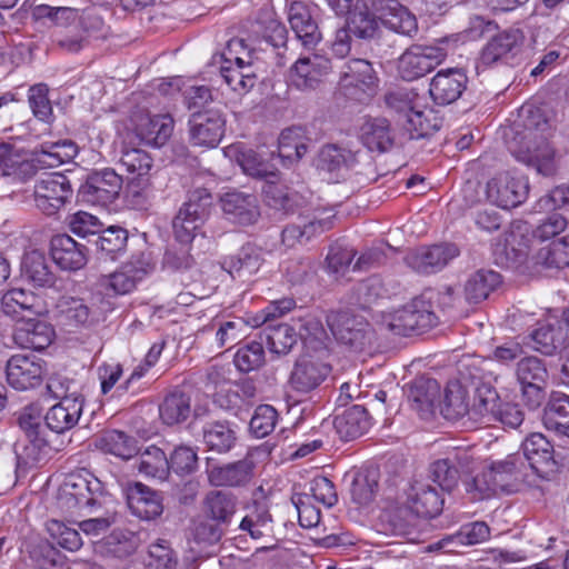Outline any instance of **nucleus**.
<instances>
[{"label":"nucleus","mask_w":569,"mask_h":569,"mask_svg":"<svg viewBox=\"0 0 569 569\" xmlns=\"http://www.w3.org/2000/svg\"><path fill=\"white\" fill-rule=\"evenodd\" d=\"M406 502L420 518H435L443 509L445 500L435 487L422 481L413 480L405 490Z\"/></svg>","instance_id":"nucleus-15"},{"label":"nucleus","mask_w":569,"mask_h":569,"mask_svg":"<svg viewBox=\"0 0 569 569\" xmlns=\"http://www.w3.org/2000/svg\"><path fill=\"white\" fill-rule=\"evenodd\" d=\"M224 535V528L217 522H210L209 519L193 521L190 527L188 542L190 549H202L218 543Z\"/></svg>","instance_id":"nucleus-51"},{"label":"nucleus","mask_w":569,"mask_h":569,"mask_svg":"<svg viewBox=\"0 0 569 569\" xmlns=\"http://www.w3.org/2000/svg\"><path fill=\"white\" fill-rule=\"evenodd\" d=\"M489 360L480 359L477 357H468L458 363V379L457 382L467 386V388H475L481 382L488 380V375H492L488 369Z\"/></svg>","instance_id":"nucleus-57"},{"label":"nucleus","mask_w":569,"mask_h":569,"mask_svg":"<svg viewBox=\"0 0 569 569\" xmlns=\"http://www.w3.org/2000/svg\"><path fill=\"white\" fill-rule=\"evenodd\" d=\"M202 510L209 520L226 528L231 523L237 511V499L230 492L211 490L203 499Z\"/></svg>","instance_id":"nucleus-32"},{"label":"nucleus","mask_w":569,"mask_h":569,"mask_svg":"<svg viewBox=\"0 0 569 569\" xmlns=\"http://www.w3.org/2000/svg\"><path fill=\"white\" fill-rule=\"evenodd\" d=\"M379 13V20L389 30L413 38L418 33V21L398 0H369Z\"/></svg>","instance_id":"nucleus-13"},{"label":"nucleus","mask_w":569,"mask_h":569,"mask_svg":"<svg viewBox=\"0 0 569 569\" xmlns=\"http://www.w3.org/2000/svg\"><path fill=\"white\" fill-rule=\"evenodd\" d=\"M53 328L46 321L33 317L20 320L13 332L18 346L24 349L43 350L53 339Z\"/></svg>","instance_id":"nucleus-24"},{"label":"nucleus","mask_w":569,"mask_h":569,"mask_svg":"<svg viewBox=\"0 0 569 569\" xmlns=\"http://www.w3.org/2000/svg\"><path fill=\"white\" fill-rule=\"evenodd\" d=\"M73 189L69 178L59 172L38 179L33 189L36 207L47 216L56 214L70 202Z\"/></svg>","instance_id":"nucleus-6"},{"label":"nucleus","mask_w":569,"mask_h":569,"mask_svg":"<svg viewBox=\"0 0 569 569\" xmlns=\"http://www.w3.org/2000/svg\"><path fill=\"white\" fill-rule=\"evenodd\" d=\"M516 465H473L463 469L462 483L472 500H483L498 491H512L518 477L512 468Z\"/></svg>","instance_id":"nucleus-3"},{"label":"nucleus","mask_w":569,"mask_h":569,"mask_svg":"<svg viewBox=\"0 0 569 569\" xmlns=\"http://www.w3.org/2000/svg\"><path fill=\"white\" fill-rule=\"evenodd\" d=\"M385 535L409 537L417 531L419 518L405 501L387 507L379 517Z\"/></svg>","instance_id":"nucleus-22"},{"label":"nucleus","mask_w":569,"mask_h":569,"mask_svg":"<svg viewBox=\"0 0 569 569\" xmlns=\"http://www.w3.org/2000/svg\"><path fill=\"white\" fill-rule=\"evenodd\" d=\"M468 78L461 69L438 71L430 81L429 93L438 106L456 102L467 88Z\"/></svg>","instance_id":"nucleus-16"},{"label":"nucleus","mask_w":569,"mask_h":569,"mask_svg":"<svg viewBox=\"0 0 569 569\" xmlns=\"http://www.w3.org/2000/svg\"><path fill=\"white\" fill-rule=\"evenodd\" d=\"M522 33L518 29H509L495 36L481 52V63L491 66L513 53L522 42Z\"/></svg>","instance_id":"nucleus-35"},{"label":"nucleus","mask_w":569,"mask_h":569,"mask_svg":"<svg viewBox=\"0 0 569 569\" xmlns=\"http://www.w3.org/2000/svg\"><path fill=\"white\" fill-rule=\"evenodd\" d=\"M262 258L260 250L248 243L239 252L224 261L232 278H243L254 274L261 267Z\"/></svg>","instance_id":"nucleus-44"},{"label":"nucleus","mask_w":569,"mask_h":569,"mask_svg":"<svg viewBox=\"0 0 569 569\" xmlns=\"http://www.w3.org/2000/svg\"><path fill=\"white\" fill-rule=\"evenodd\" d=\"M262 335L269 350L277 355L290 352L298 340L297 332L287 323L268 325L263 328Z\"/></svg>","instance_id":"nucleus-50"},{"label":"nucleus","mask_w":569,"mask_h":569,"mask_svg":"<svg viewBox=\"0 0 569 569\" xmlns=\"http://www.w3.org/2000/svg\"><path fill=\"white\" fill-rule=\"evenodd\" d=\"M122 184V177L116 170L111 168L93 170L80 186L78 197L83 202L104 207L119 198Z\"/></svg>","instance_id":"nucleus-5"},{"label":"nucleus","mask_w":569,"mask_h":569,"mask_svg":"<svg viewBox=\"0 0 569 569\" xmlns=\"http://www.w3.org/2000/svg\"><path fill=\"white\" fill-rule=\"evenodd\" d=\"M548 377L546 363L537 357H526L517 365V378L520 385L547 383Z\"/></svg>","instance_id":"nucleus-60"},{"label":"nucleus","mask_w":569,"mask_h":569,"mask_svg":"<svg viewBox=\"0 0 569 569\" xmlns=\"http://www.w3.org/2000/svg\"><path fill=\"white\" fill-rule=\"evenodd\" d=\"M262 193L264 203L282 214L292 213L299 203L298 192L282 183L268 180L262 188Z\"/></svg>","instance_id":"nucleus-42"},{"label":"nucleus","mask_w":569,"mask_h":569,"mask_svg":"<svg viewBox=\"0 0 569 569\" xmlns=\"http://www.w3.org/2000/svg\"><path fill=\"white\" fill-rule=\"evenodd\" d=\"M139 537L129 530L116 529L96 543V551L102 556L127 558L139 547Z\"/></svg>","instance_id":"nucleus-38"},{"label":"nucleus","mask_w":569,"mask_h":569,"mask_svg":"<svg viewBox=\"0 0 569 569\" xmlns=\"http://www.w3.org/2000/svg\"><path fill=\"white\" fill-rule=\"evenodd\" d=\"M79 152L77 143L70 139L47 141L36 149V157L39 163L49 168L58 167L76 158Z\"/></svg>","instance_id":"nucleus-40"},{"label":"nucleus","mask_w":569,"mask_h":569,"mask_svg":"<svg viewBox=\"0 0 569 569\" xmlns=\"http://www.w3.org/2000/svg\"><path fill=\"white\" fill-rule=\"evenodd\" d=\"M227 220L239 226L254 224L260 217L258 198L252 193L230 191L220 198Z\"/></svg>","instance_id":"nucleus-14"},{"label":"nucleus","mask_w":569,"mask_h":569,"mask_svg":"<svg viewBox=\"0 0 569 569\" xmlns=\"http://www.w3.org/2000/svg\"><path fill=\"white\" fill-rule=\"evenodd\" d=\"M339 83L346 90H353L371 96L378 84V78L371 63L363 59H352L343 64Z\"/></svg>","instance_id":"nucleus-19"},{"label":"nucleus","mask_w":569,"mask_h":569,"mask_svg":"<svg viewBox=\"0 0 569 569\" xmlns=\"http://www.w3.org/2000/svg\"><path fill=\"white\" fill-rule=\"evenodd\" d=\"M333 427L340 439L349 441L361 437L370 427L365 407L355 405L336 416Z\"/></svg>","instance_id":"nucleus-34"},{"label":"nucleus","mask_w":569,"mask_h":569,"mask_svg":"<svg viewBox=\"0 0 569 569\" xmlns=\"http://www.w3.org/2000/svg\"><path fill=\"white\" fill-rule=\"evenodd\" d=\"M330 371L329 363L313 355H302L296 360L288 382L296 392L309 393L321 386Z\"/></svg>","instance_id":"nucleus-10"},{"label":"nucleus","mask_w":569,"mask_h":569,"mask_svg":"<svg viewBox=\"0 0 569 569\" xmlns=\"http://www.w3.org/2000/svg\"><path fill=\"white\" fill-rule=\"evenodd\" d=\"M127 240L128 232L126 229L118 226H111L104 230L100 229L96 240V246L100 251L106 252V254L111 256L113 259V254L124 250Z\"/></svg>","instance_id":"nucleus-64"},{"label":"nucleus","mask_w":569,"mask_h":569,"mask_svg":"<svg viewBox=\"0 0 569 569\" xmlns=\"http://www.w3.org/2000/svg\"><path fill=\"white\" fill-rule=\"evenodd\" d=\"M83 403L77 399H66L52 406L44 416L47 427L62 433L72 429L79 421L82 413Z\"/></svg>","instance_id":"nucleus-37"},{"label":"nucleus","mask_w":569,"mask_h":569,"mask_svg":"<svg viewBox=\"0 0 569 569\" xmlns=\"http://www.w3.org/2000/svg\"><path fill=\"white\" fill-rule=\"evenodd\" d=\"M203 440L209 450L224 453L234 446L237 437L228 421H212L203 427Z\"/></svg>","instance_id":"nucleus-46"},{"label":"nucleus","mask_w":569,"mask_h":569,"mask_svg":"<svg viewBox=\"0 0 569 569\" xmlns=\"http://www.w3.org/2000/svg\"><path fill=\"white\" fill-rule=\"evenodd\" d=\"M501 282V277L492 270L480 269L472 273L466 284L465 295L469 302L479 303L487 299Z\"/></svg>","instance_id":"nucleus-43"},{"label":"nucleus","mask_w":569,"mask_h":569,"mask_svg":"<svg viewBox=\"0 0 569 569\" xmlns=\"http://www.w3.org/2000/svg\"><path fill=\"white\" fill-rule=\"evenodd\" d=\"M330 210L316 209L306 216H299L306 242L332 228V218Z\"/></svg>","instance_id":"nucleus-61"},{"label":"nucleus","mask_w":569,"mask_h":569,"mask_svg":"<svg viewBox=\"0 0 569 569\" xmlns=\"http://www.w3.org/2000/svg\"><path fill=\"white\" fill-rule=\"evenodd\" d=\"M189 140L193 146L214 148L224 134L226 120L220 110L193 112L188 121Z\"/></svg>","instance_id":"nucleus-9"},{"label":"nucleus","mask_w":569,"mask_h":569,"mask_svg":"<svg viewBox=\"0 0 569 569\" xmlns=\"http://www.w3.org/2000/svg\"><path fill=\"white\" fill-rule=\"evenodd\" d=\"M331 61L328 57L319 53H310L300 57L290 68L289 78L297 89H316L331 70Z\"/></svg>","instance_id":"nucleus-12"},{"label":"nucleus","mask_w":569,"mask_h":569,"mask_svg":"<svg viewBox=\"0 0 569 569\" xmlns=\"http://www.w3.org/2000/svg\"><path fill=\"white\" fill-rule=\"evenodd\" d=\"M47 530L50 537L63 549L77 551L82 546V539L79 531L63 523L62 521L52 519L47 522Z\"/></svg>","instance_id":"nucleus-63"},{"label":"nucleus","mask_w":569,"mask_h":569,"mask_svg":"<svg viewBox=\"0 0 569 569\" xmlns=\"http://www.w3.org/2000/svg\"><path fill=\"white\" fill-rule=\"evenodd\" d=\"M450 295L449 288L445 292L431 288L426 289L403 308L386 317L382 326L399 336L420 335L433 328L439 321L435 301H440L441 298L450 299Z\"/></svg>","instance_id":"nucleus-2"},{"label":"nucleus","mask_w":569,"mask_h":569,"mask_svg":"<svg viewBox=\"0 0 569 569\" xmlns=\"http://www.w3.org/2000/svg\"><path fill=\"white\" fill-rule=\"evenodd\" d=\"M520 120L515 122L508 149L515 159L533 168L539 174H553L555 152L549 144L551 126L541 109L531 104L522 106Z\"/></svg>","instance_id":"nucleus-1"},{"label":"nucleus","mask_w":569,"mask_h":569,"mask_svg":"<svg viewBox=\"0 0 569 569\" xmlns=\"http://www.w3.org/2000/svg\"><path fill=\"white\" fill-rule=\"evenodd\" d=\"M383 295L385 289L381 280L377 277H370L353 287L350 301L361 309H369Z\"/></svg>","instance_id":"nucleus-58"},{"label":"nucleus","mask_w":569,"mask_h":569,"mask_svg":"<svg viewBox=\"0 0 569 569\" xmlns=\"http://www.w3.org/2000/svg\"><path fill=\"white\" fill-rule=\"evenodd\" d=\"M542 422L547 430L569 438V396L555 392L543 409Z\"/></svg>","instance_id":"nucleus-36"},{"label":"nucleus","mask_w":569,"mask_h":569,"mask_svg":"<svg viewBox=\"0 0 569 569\" xmlns=\"http://www.w3.org/2000/svg\"><path fill=\"white\" fill-rule=\"evenodd\" d=\"M190 412V397L182 391L170 392L159 406L160 418L167 426L182 423Z\"/></svg>","instance_id":"nucleus-45"},{"label":"nucleus","mask_w":569,"mask_h":569,"mask_svg":"<svg viewBox=\"0 0 569 569\" xmlns=\"http://www.w3.org/2000/svg\"><path fill=\"white\" fill-rule=\"evenodd\" d=\"M127 503L132 515L142 520H152L163 511L160 496L141 482L128 488Z\"/></svg>","instance_id":"nucleus-29"},{"label":"nucleus","mask_w":569,"mask_h":569,"mask_svg":"<svg viewBox=\"0 0 569 569\" xmlns=\"http://www.w3.org/2000/svg\"><path fill=\"white\" fill-rule=\"evenodd\" d=\"M7 380L18 390L34 388L41 382L43 368L34 356L14 355L7 362Z\"/></svg>","instance_id":"nucleus-17"},{"label":"nucleus","mask_w":569,"mask_h":569,"mask_svg":"<svg viewBox=\"0 0 569 569\" xmlns=\"http://www.w3.org/2000/svg\"><path fill=\"white\" fill-rule=\"evenodd\" d=\"M103 26V20L97 13L86 12L79 17L77 32L57 37L56 43L69 52H78L89 43L90 38L101 36Z\"/></svg>","instance_id":"nucleus-27"},{"label":"nucleus","mask_w":569,"mask_h":569,"mask_svg":"<svg viewBox=\"0 0 569 569\" xmlns=\"http://www.w3.org/2000/svg\"><path fill=\"white\" fill-rule=\"evenodd\" d=\"M98 450L112 455L122 460L136 458L138 452L137 440L122 431L111 430L94 440Z\"/></svg>","instance_id":"nucleus-41"},{"label":"nucleus","mask_w":569,"mask_h":569,"mask_svg":"<svg viewBox=\"0 0 569 569\" xmlns=\"http://www.w3.org/2000/svg\"><path fill=\"white\" fill-rule=\"evenodd\" d=\"M66 487L72 489L68 495L76 499L79 507H88L93 511L107 502L101 481L92 475L88 473V477L72 475L66 481Z\"/></svg>","instance_id":"nucleus-26"},{"label":"nucleus","mask_w":569,"mask_h":569,"mask_svg":"<svg viewBox=\"0 0 569 569\" xmlns=\"http://www.w3.org/2000/svg\"><path fill=\"white\" fill-rule=\"evenodd\" d=\"M207 472L213 486H239L249 479L251 469L250 465H212Z\"/></svg>","instance_id":"nucleus-54"},{"label":"nucleus","mask_w":569,"mask_h":569,"mask_svg":"<svg viewBox=\"0 0 569 569\" xmlns=\"http://www.w3.org/2000/svg\"><path fill=\"white\" fill-rule=\"evenodd\" d=\"M486 192L493 204L502 209H511L525 202L529 193V182L523 176L503 171L487 182Z\"/></svg>","instance_id":"nucleus-7"},{"label":"nucleus","mask_w":569,"mask_h":569,"mask_svg":"<svg viewBox=\"0 0 569 569\" xmlns=\"http://www.w3.org/2000/svg\"><path fill=\"white\" fill-rule=\"evenodd\" d=\"M173 119L170 114H141L134 127L136 136L141 142L161 147L171 137Z\"/></svg>","instance_id":"nucleus-28"},{"label":"nucleus","mask_w":569,"mask_h":569,"mask_svg":"<svg viewBox=\"0 0 569 569\" xmlns=\"http://www.w3.org/2000/svg\"><path fill=\"white\" fill-rule=\"evenodd\" d=\"M523 457L531 462H557V459H566L550 443L542 433H531L521 445Z\"/></svg>","instance_id":"nucleus-47"},{"label":"nucleus","mask_w":569,"mask_h":569,"mask_svg":"<svg viewBox=\"0 0 569 569\" xmlns=\"http://www.w3.org/2000/svg\"><path fill=\"white\" fill-rule=\"evenodd\" d=\"M358 152H353L338 144H327L319 153V166L327 171L352 169L358 162Z\"/></svg>","instance_id":"nucleus-52"},{"label":"nucleus","mask_w":569,"mask_h":569,"mask_svg":"<svg viewBox=\"0 0 569 569\" xmlns=\"http://www.w3.org/2000/svg\"><path fill=\"white\" fill-rule=\"evenodd\" d=\"M459 254L455 244H433L410 250L405 263L419 274H432L441 271Z\"/></svg>","instance_id":"nucleus-11"},{"label":"nucleus","mask_w":569,"mask_h":569,"mask_svg":"<svg viewBox=\"0 0 569 569\" xmlns=\"http://www.w3.org/2000/svg\"><path fill=\"white\" fill-rule=\"evenodd\" d=\"M442 126V120L432 111H418L410 109L407 114L405 129L411 140L431 137Z\"/></svg>","instance_id":"nucleus-48"},{"label":"nucleus","mask_w":569,"mask_h":569,"mask_svg":"<svg viewBox=\"0 0 569 569\" xmlns=\"http://www.w3.org/2000/svg\"><path fill=\"white\" fill-rule=\"evenodd\" d=\"M21 277L34 287L51 288L56 283V274L44 253L39 250H32L23 256Z\"/></svg>","instance_id":"nucleus-31"},{"label":"nucleus","mask_w":569,"mask_h":569,"mask_svg":"<svg viewBox=\"0 0 569 569\" xmlns=\"http://www.w3.org/2000/svg\"><path fill=\"white\" fill-rule=\"evenodd\" d=\"M288 21L297 39L306 48L315 47L322 38L312 9L301 1H293L288 8Z\"/></svg>","instance_id":"nucleus-20"},{"label":"nucleus","mask_w":569,"mask_h":569,"mask_svg":"<svg viewBox=\"0 0 569 569\" xmlns=\"http://www.w3.org/2000/svg\"><path fill=\"white\" fill-rule=\"evenodd\" d=\"M50 253L52 260L62 270L76 271L87 263V248L64 233L51 238Z\"/></svg>","instance_id":"nucleus-21"},{"label":"nucleus","mask_w":569,"mask_h":569,"mask_svg":"<svg viewBox=\"0 0 569 569\" xmlns=\"http://www.w3.org/2000/svg\"><path fill=\"white\" fill-rule=\"evenodd\" d=\"M445 58L440 48L412 46L399 57L398 72L403 80L412 81L431 72Z\"/></svg>","instance_id":"nucleus-8"},{"label":"nucleus","mask_w":569,"mask_h":569,"mask_svg":"<svg viewBox=\"0 0 569 569\" xmlns=\"http://www.w3.org/2000/svg\"><path fill=\"white\" fill-rule=\"evenodd\" d=\"M271 516L266 502H254L249 513L241 520L240 529L248 531L254 539L271 532Z\"/></svg>","instance_id":"nucleus-56"},{"label":"nucleus","mask_w":569,"mask_h":569,"mask_svg":"<svg viewBox=\"0 0 569 569\" xmlns=\"http://www.w3.org/2000/svg\"><path fill=\"white\" fill-rule=\"evenodd\" d=\"M347 26L352 36L362 40L372 39L378 30L379 22L377 17L371 13L366 6L356 7L352 11H348Z\"/></svg>","instance_id":"nucleus-55"},{"label":"nucleus","mask_w":569,"mask_h":569,"mask_svg":"<svg viewBox=\"0 0 569 569\" xmlns=\"http://www.w3.org/2000/svg\"><path fill=\"white\" fill-rule=\"evenodd\" d=\"M535 264L543 268L561 269L569 266V236L540 248L535 256Z\"/></svg>","instance_id":"nucleus-49"},{"label":"nucleus","mask_w":569,"mask_h":569,"mask_svg":"<svg viewBox=\"0 0 569 569\" xmlns=\"http://www.w3.org/2000/svg\"><path fill=\"white\" fill-rule=\"evenodd\" d=\"M1 307L6 315L19 321L47 312V305L39 295L21 288L6 292L1 299Z\"/></svg>","instance_id":"nucleus-18"},{"label":"nucleus","mask_w":569,"mask_h":569,"mask_svg":"<svg viewBox=\"0 0 569 569\" xmlns=\"http://www.w3.org/2000/svg\"><path fill=\"white\" fill-rule=\"evenodd\" d=\"M360 138L371 151L386 152L395 144V132L388 119L367 118L360 128Z\"/></svg>","instance_id":"nucleus-30"},{"label":"nucleus","mask_w":569,"mask_h":569,"mask_svg":"<svg viewBox=\"0 0 569 569\" xmlns=\"http://www.w3.org/2000/svg\"><path fill=\"white\" fill-rule=\"evenodd\" d=\"M441 415L447 420H458L471 411L469 388L451 380L445 389L443 400L439 403Z\"/></svg>","instance_id":"nucleus-39"},{"label":"nucleus","mask_w":569,"mask_h":569,"mask_svg":"<svg viewBox=\"0 0 569 569\" xmlns=\"http://www.w3.org/2000/svg\"><path fill=\"white\" fill-rule=\"evenodd\" d=\"M212 203L213 197L210 191L204 188H196L188 192L187 200L180 209L196 217V220L206 222L210 216Z\"/></svg>","instance_id":"nucleus-59"},{"label":"nucleus","mask_w":569,"mask_h":569,"mask_svg":"<svg viewBox=\"0 0 569 569\" xmlns=\"http://www.w3.org/2000/svg\"><path fill=\"white\" fill-rule=\"evenodd\" d=\"M327 323L337 339L351 350L360 352L370 345L372 332L367 319L350 310L331 311Z\"/></svg>","instance_id":"nucleus-4"},{"label":"nucleus","mask_w":569,"mask_h":569,"mask_svg":"<svg viewBox=\"0 0 569 569\" xmlns=\"http://www.w3.org/2000/svg\"><path fill=\"white\" fill-rule=\"evenodd\" d=\"M440 397V385L436 379L419 377L413 380L408 390V401L413 411L422 419H429Z\"/></svg>","instance_id":"nucleus-25"},{"label":"nucleus","mask_w":569,"mask_h":569,"mask_svg":"<svg viewBox=\"0 0 569 569\" xmlns=\"http://www.w3.org/2000/svg\"><path fill=\"white\" fill-rule=\"evenodd\" d=\"M489 536V526L485 521H475L463 525L456 533L448 535L430 543L427 549L429 551L455 552L458 547L481 543Z\"/></svg>","instance_id":"nucleus-23"},{"label":"nucleus","mask_w":569,"mask_h":569,"mask_svg":"<svg viewBox=\"0 0 569 569\" xmlns=\"http://www.w3.org/2000/svg\"><path fill=\"white\" fill-rule=\"evenodd\" d=\"M234 366L241 372L259 369L264 363V349L261 342L251 341L238 349L233 358Z\"/></svg>","instance_id":"nucleus-62"},{"label":"nucleus","mask_w":569,"mask_h":569,"mask_svg":"<svg viewBox=\"0 0 569 569\" xmlns=\"http://www.w3.org/2000/svg\"><path fill=\"white\" fill-rule=\"evenodd\" d=\"M380 479L378 465H361L355 468L351 483V496L359 506H368L373 501Z\"/></svg>","instance_id":"nucleus-33"},{"label":"nucleus","mask_w":569,"mask_h":569,"mask_svg":"<svg viewBox=\"0 0 569 569\" xmlns=\"http://www.w3.org/2000/svg\"><path fill=\"white\" fill-rule=\"evenodd\" d=\"M497 378L493 375H488V380L481 382L473 388V403L471 411L479 416L491 415L498 410L501 405L500 397L492 385Z\"/></svg>","instance_id":"nucleus-53"}]
</instances>
